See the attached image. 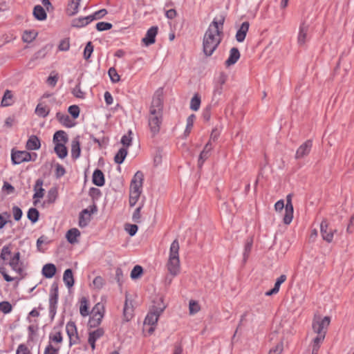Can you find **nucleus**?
I'll return each mask as SVG.
<instances>
[{
    "instance_id": "nucleus-1",
    "label": "nucleus",
    "mask_w": 354,
    "mask_h": 354,
    "mask_svg": "<svg viewBox=\"0 0 354 354\" xmlns=\"http://www.w3.org/2000/svg\"><path fill=\"white\" fill-rule=\"evenodd\" d=\"M225 17L214 19L206 30L203 41V51L206 57L211 56L221 41Z\"/></svg>"
},
{
    "instance_id": "nucleus-2",
    "label": "nucleus",
    "mask_w": 354,
    "mask_h": 354,
    "mask_svg": "<svg viewBox=\"0 0 354 354\" xmlns=\"http://www.w3.org/2000/svg\"><path fill=\"white\" fill-rule=\"evenodd\" d=\"M163 91L160 88L153 95L148 116V126L152 136L157 135L162 122Z\"/></svg>"
},
{
    "instance_id": "nucleus-3",
    "label": "nucleus",
    "mask_w": 354,
    "mask_h": 354,
    "mask_svg": "<svg viewBox=\"0 0 354 354\" xmlns=\"http://www.w3.org/2000/svg\"><path fill=\"white\" fill-rule=\"evenodd\" d=\"M179 245H171L167 263L168 272L175 277L180 272Z\"/></svg>"
},
{
    "instance_id": "nucleus-4",
    "label": "nucleus",
    "mask_w": 354,
    "mask_h": 354,
    "mask_svg": "<svg viewBox=\"0 0 354 354\" xmlns=\"http://www.w3.org/2000/svg\"><path fill=\"white\" fill-rule=\"evenodd\" d=\"M0 257L3 261H6L10 258L8 264L11 267V268L19 274H20L22 272V269L21 268V266L19 265V252H15L14 254L11 257L10 249L8 245H5L2 248Z\"/></svg>"
},
{
    "instance_id": "nucleus-5",
    "label": "nucleus",
    "mask_w": 354,
    "mask_h": 354,
    "mask_svg": "<svg viewBox=\"0 0 354 354\" xmlns=\"http://www.w3.org/2000/svg\"><path fill=\"white\" fill-rule=\"evenodd\" d=\"M158 305L153 306L151 310L147 315L145 319V324L153 326L156 324L161 313L164 311L166 306L163 304L162 298L158 300Z\"/></svg>"
},
{
    "instance_id": "nucleus-6",
    "label": "nucleus",
    "mask_w": 354,
    "mask_h": 354,
    "mask_svg": "<svg viewBox=\"0 0 354 354\" xmlns=\"http://www.w3.org/2000/svg\"><path fill=\"white\" fill-rule=\"evenodd\" d=\"M104 308L103 304L97 303L95 305L91 311V316L88 321V326L91 328L98 326L104 317Z\"/></svg>"
},
{
    "instance_id": "nucleus-7",
    "label": "nucleus",
    "mask_w": 354,
    "mask_h": 354,
    "mask_svg": "<svg viewBox=\"0 0 354 354\" xmlns=\"http://www.w3.org/2000/svg\"><path fill=\"white\" fill-rule=\"evenodd\" d=\"M330 322V317L326 316L324 318L315 317L313 321L312 328L317 335H326L327 328Z\"/></svg>"
},
{
    "instance_id": "nucleus-8",
    "label": "nucleus",
    "mask_w": 354,
    "mask_h": 354,
    "mask_svg": "<svg viewBox=\"0 0 354 354\" xmlns=\"http://www.w3.org/2000/svg\"><path fill=\"white\" fill-rule=\"evenodd\" d=\"M58 302V286L54 283L52 284L49 295V316L53 319L57 308Z\"/></svg>"
},
{
    "instance_id": "nucleus-9",
    "label": "nucleus",
    "mask_w": 354,
    "mask_h": 354,
    "mask_svg": "<svg viewBox=\"0 0 354 354\" xmlns=\"http://www.w3.org/2000/svg\"><path fill=\"white\" fill-rule=\"evenodd\" d=\"M35 158L37 157L36 153H33ZM12 162L15 165L21 164L24 162H28L32 160V155L26 151H17L12 152L11 155ZM35 158H33L32 160H35Z\"/></svg>"
},
{
    "instance_id": "nucleus-10",
    "label": "nucleus",
    "mask_w": 354,
    "mask_h": 354,
    "mask_svg": "<svg viewBox=\"0 0 354 354\" xmlns=\"http://www.w3.org/2000/svg\"><path fill=\"white\" fill-rule=\"evenodd\" d=\"M320 232L323 240L330 243L333 241L334 233H335L337 230L330 228L329 222L326 218H324L320 224Z\"/></svg>"
},
{
    "instance_id": "nucleus-11",
    "label": "nucleus",
    "mask_w": 354,
    "mask_h": 354,
    "mask_svg": "<svg viewBox=\"0 0 354 354\" xmlns=\"http://www.w3.org/2000/svg\"><path fill=\"white\" fill-rule=\"evenodd\" d=\"M97 212V207L95 205L89 206L88 208L83 209L80 214L79 225L80 227H84L91 221V216Z\"/></svg>"
},
{
    "instance_id": "nucleus-12",
    "label": "nucleus",
    "mask_w": 354,
    "mask_h": 354,
    "mask_svg": "<svg viewBox=\"0 0 354 354\" xmlns=\"http://www.w3.org/2000/svg\"><path fill=\"white\" fill-rule=\"evenodd\" d=\"M293 194H289L286 196V204L284 205L285 215L283 221L286 225L290 224L293 218V205L292 203V198Z\"/></svg>"
},
{
    "instance_id": "nucleus-13",
    "label": "nucleus",
    "mask_w": 354,
    "mask_h": 354,
    "mask_svg": "<svg viewBox=\"0 0 354 354\" xmlns=\"http://www.w3.org/2000/svg\"><path fill=\"white\" fill-rule=\"evenodd\" d=\"M66 330L69 338V345L77 344L80 339L75 324L73 322H68L66 326Z\"/></svg>"
},
{
    "instance_id": "nucleus-14",
    "label": "nucleus",
    "mask_w": 354,
    "mask_h": 354,
    "mask_svg": "<svg viewBox=\"0 0 354 354\" xmlns=\"http://www.w3.org/2000/svg\"><path fill=\"white\" fill-rule=\"evenodd\" d=\"M143 178L144 175L142 172L138 171L136 173L130 185L131 192L141 193Z\"/></svg>"
},
{
    "instance_id": "nucleus-15",
    "label": "nucleus",
    "mask_w": 354,
    "mask_h": 354,
    "mask_svg": "<svg viewBox=\"0 0 354 354\" xmlns=\"http://www.w3.org/2000/svg\"><path fill=\"white\" fill-rule=\"evenodd\" d=\"M104 335V330L102 328H97V329L91 331L88 334V342L90 344L92 350L95 348V342Z\"/></svg>"
},
{
    "instance_id": "nucleus-16",
    "label": "nucleus",
    "mask_w": 354,
    "mask_h": 354,
    "mask_svg": "<svg viewBox=\"0 0 354 354\" xmlns=\"http://www.w3.org/2000/svg\"><path fill=\"white\" fill-rule=\"evenodd\" d=\"M312 145V141L310 140H306L297 149L295 154V158L301 159L307 156L310 153Z\"/></svg>"
},
{
    "instance_id": "nucleus-17",
    "label": "nucleus",
    "mask_w": 354,
    "mask_h": 354,
    "mask_svg": "<svg viewBox=\"0 0 354 354\" xmlns=\"http://www.w3.org/2000/svg\"><path fill=\"white\" fill-rule=\"evenodd\" d=\"M134 315V308L132 301L126 297L123 308V319L124 322H129Z\"/></svg>"
},
{
    "instance_id": "nucleus-18",
    "label": "nucleus",
    "mask_w": 354,
    "mask_h": 354,
    "mask_svg": "<svg viewBox=\"0 0 354 354\" xmlns=\"http://www.w3.org/2000/svg\"><path fill=\"white\" fill-rule=\"evenodd\" d=\"M157 33H158V27L152 26L147 30L145 37L142 39V42L146 46H149V45L154 44L156 41V36Z\"/></svg>"
},
{
    "instance_id": "nucleus-19",
    "label": "nucleus",
    "mask_w": 354,
    "mask_h": 354,
    "mask_svg": "<svg viewBox=\"0 0 354 354\" xmlns=\"http://www.w3.org/2000/svg\"><path fill=\"white\" fill-rule=\"evenodd\" d=\"M249 27L250 24L248 21H244L242 23L235 36L238 42H243L245 40Z\"/></svg>"
},
{
    "instance_id": "nucleus-20",
    "label": "nucleus",
    "mask_w": 354,
    "mask_h": 354,
    "mask_svg": "<svg viewBox=\"0 0 354 354\" xmlns=\"http://www.w3.org/2000/svg\"><path fill=\"white\" fill-rule=\"evenodd\" d=\"M240 52L237 48L234 47L231 48L230 51V56L225 62V65L226 66V67H229L236 63V62L240 58Z\"/></svg>"
},
{
    "instance_id": "nucleus-21",
    "label": "nucleus",
    "mask_w": 354,
    "mask_h": 354,
    "mask_svg": "<svg viewBox=\"0 0 354 354\" xmlns=\"http://www.w3.org/2000/svg\"><path fill=\"white\" fill-rule=\"evenodd\" d=\"M56 271V266L53 263H48L43 266L41 273L44 277L51 279L55 276Z\"/></svg>"
},
{
    "instance_id": "nucleus-22",
    "label": "nucleus",
    "mask_w": 354,
    "mask_h": 354,
    "mask_svg": "<svg viewBox=\"0 0 354 354\" xmlns=\"http://www.w3.org/2000/svg\"><path fill=\"white\" fill-rule=\"evenodd\" d=\"M44 184V180L41 178H39L36 180L35 185L34 186V192L35 194L33 195V198H41L44 196L45 190L42 187Z\"/></svg>"
},
{
    "instance_id": "nucleus-23",
    "label": "nucleus",
    "mask_w": 354,
    "mask_h": 354,
    "mask_svg": "<svg viewBox=\"0 0 354 354\" xmlns=\"http://www.w3.org/2000/svg\"><path fill=\"white\" fill-rule=\"evenodd\" d=\"M63 281L65 285L68 288H71L74 286L75 279L73 276V270L70 268L66 269L63 274Z\"/></svg>"
},
{
    "instance_id": "nucleus-24",
    "label": "nucleus",
    "mask_w": 354,
    "mask_h": 354,
    "mask_svg": "<svg viewBox=\"0 0 354 354\" xmlns=\"http://www.w3.org/2000/svg\"><path fill=\"white\" fill-rule=\"evenodd\" d=\"M40 140L36 136H31L26 142V147L28 150H37L40 148Z\"/></svg>"
},
{
    "instance_id": "nucleus-25",
    "label": "nucleus",
    "mask_w": 354,
    "mask_h": 354,
    "mask_svg": "<svg viewBox=\"0 0 354 354\" xmlns=\"http://www.w3.org/2000/svg\"><path fill=\"white\" fill-rule=\"evenodd\" d=\"M49 342L62 343L63 341L62 333L59 328L55 327L53 331L49 335Z\"/></svg>"
},
{
    "instance_id": "nucleus-26",
    "label": "nucleus",
    "mask_w": 354,
    "mask_h": 354,
    "mask_svg": "<svg viewBox=\"0 0 354 354\" xmlns=\"http://www.w3.org/2000/svg\"><path fill=\"white\" fill-rule=\"evenodd\" d=\"M81 152L80 143L77 138L73 140L71 142V156L74 159L80 157Z\"/></svg>"
},
{
    "instance_id": "nucleus-27",
    "label": "nucleus",
    "mask_w": 354,
    "mask_h": 354,
    "mask_svg": "<svg viewBox=\"0 0 354 354\" xmlns=\"http://www.w3.org/2000/svg\"><path fill=\"white\" fill-rule=\"evenodd\" d=\"M33 15L39 21H44L46 19L47 15L44 8L40 5H37L33 9Z\"/></svg>"
},
{
    "instance_id": "nucleus-28",
    "label": "nucleus",
    "mask_w": 354,
    "mask_h": 354,
    "mask_svg": "<svg viewBox=\"0 0 354 354\" xmlns=\"http://www.w3.org/2000/svg\"><path fill=\"white\" fill-rule=\"evenodd\" d=\"M93 183L94 185L101 187L104 184V176L102 171L100 169H96L93 174Z\"/></svg>"
},
{
    "instance_id": "nucleus-29",
    "label": "nucleus",
    "mask_w": 354,
    "mask_h": 354,
    "mask_svg": "<svg viewBox=\"0 0 354 354\" xmlns=\"http://www.w3.org/2000/svg\"><path fill=\"white\" fill-rule=\"evenodd\" d=\"M91 22L90 16L79 17L72 21V26L76 28H82Z\"/></svg>"
},
{
    "instance_id": "nucleus-30",
    "label": "nucleus",
    "mask_w": 354,
    "mask_h": 354,
    "mask_svg": "<svg viewBox=\"0 0 354 354\" xmlns=\"http://www.w3.org/2000/svg\"><path fill=\"white\" fill-rule=\"evenodd\" d=\"M80 236V232L77 228H72L66 233V239L70 243H75L77 241V238Z\"/></svg>"
},
{
    "instance_id": "nucleus-31",
    "label": "nucleus",
    "mask_w": 354,
    "mask_h": 354,
    "mask_svg": "<svg viewBox=\"0 0 354 354\" xmlns=\"http://www.w3.org/2000/svg\"><path fill=\"white\" fill-rule=\"evenodd\" d=\"M81 0H72L68 5L66 10L67 14L69 16H73L78 12L80 2Z\"/></svg>"
},
{
    "instance_id": "nucleus-32",
    "label": "nucleus",
    "mask_w": 354,
    "mask_h": 354,
    "mask_svg": "<svg viewBox=\"0 0 354 354\" xmlns=\"http://www.w3.org/2000/svg\"><path fill=\"white\" fill-rule=\"evenodd\" d=\"M308 30V26H305L304 24L300 26L297 38V41L299 45H303L305 44L306 41Z\"/></svg>"
},
{
    "instance_id": "nucleus-33",
    "label": "nucleus",
    "mask_w": 354,
    "mask_h": 354,
    "mask_svg": "<svg viewBox=\"0 0 354 354\" xmlns=\"http://www.w3.org/2000/svg\"><path fill=\"white\" fill-rule=\"evenodd\" d=\"M68 138L66 133L64 131H57L53 136V142L55 143H66Z\"/></svg>"
},
{
    "instance_id": "nucleus-34",
    "label": "nucleus",
    "mask_w": 354,
    "mask_h": 354,
    "mask_svg": "<svg viewBox=\"0 0 354 354\" xmlns=\"http://www.w3.org/2000/svg\"><path fill=\"white\" fill-rule=\"evenodd\" d=\"M55 151L60 158H64L67 156L68 151L64 143H55Z\"/></svg>"
},
{
    "instance_id": "nucleus-35",
    "label": "nucleus",
    "mask_w": 354,
    "mask_h": 354,
    "mask_svg": "<svg viewBox=\"0 0 354 354\" xmlns=\"http://www.w3.org/2000/svg\"><path fill=\"white\" fill-rule=\"evenodd\" d=\"M56 118L61 123H62L67 127H71L73 126V123L72 122L70 117L68 115L57 113L56 115Z\"/></svg>"
},
{
    "instance_id": "nucleus-36",
    "label": "nucleus",
    "mask_w": 354,
    "mask_h": 354,
    "mask_svg": "<svg viewBox=\"0 0 354 354\" xmlns=\"http://www.w3.org/2000/svg\"><path fill=\"white\" fill-rule=\"evenodd\" d=\"M127 155V149L125 147H122L120 149L118 153L115 154L114 157V161L117 164H121L124 160Z\"/></svg>"
},
{
    "instance_id": "nucleus-37",
    "label": "nucleus",
    "mask_w": 354,
    "mask_h": 354,
    "mask_svg": "<svg viewBox=\"0 0 354 354\" xmlns=\"http://www.w3.org/2000/svg\"><path fill=\"white\" fill-rule=\"evenodd\" d=\"M201 105V97L198 93H196L192 98L190 102V108L193 111H198Z\"/></svg>"
},
{
    "instance_id": "nucleus-38",
    "label": "nucleus",
    "mask_w": 354,
    "mask_h": 354,
    "mask_svg": "<svg viewBox=\"0 0 354 354\" xmlns=\"http://www.w3.org/2000/svg\"><path fill=\"white\" fill-rule=\"evenodd\" d=\"M80 313L83 317H86L89 314L88 301L84 297L81 300Z\"/></svg>"
},
{
    "instance_id": "nucleus-39",
    "label": "nucleus",
    "mask_w": 354,
    "mask_h": 354,
    "mask_svg": "<svg viewBox=\"0 0 354 354\" xmlns=\"http://www.w3.org/2000/svg\"><path fill=\"white\" fill-rule=\"evenodd\" d=\"M12 98V92L10 90H6L4 93L1 100V105L7 106L11 104V100Z\"/></svg>"
},
{
    "instance_id": "nucleus-40",
    "label": "nucleus",
    "mask_w": 354,
    "mask_h": 354,
    "mask_svg": "<svg viewBox=\"0 0 354 354\" xmlns=\"http://www.w3.org/2000/svg\"><path fill=\"white\" fill-rule=\"evenodd\" d=\"M39 216V211L35 208H30L28 212V218L32 223H35L38 221Z\"/></svg>"
},
{
    "instance_id": "nucleus-41",
    "label": "nucleus",
    "mask_w": 354,
    "mask_h": 354,
    "mask_svg": "<svg viewBox=\"0 0 354 354\" xmlns=\"http://www.w3.org/2000/svg\"><path fill=\"white\" fill-rule=\"evenodd\" d=\"M131 135H132V131L129 130L128 131L127 135H124L122 137L121 143L123 145L124 147H125L126 149L127 147H129V146H131V142H132Z\"/></svg>"
},
{
    "instance_id": "nucleus-42",
    "label": "nucleus",
    "mask_w": 354,
    "mask_h": 354,
    "mask_svg": "<svg viewBox=\"0 0 354 354\" xmlns=\"http://www.w3.org/2000/svg\"><path fill=\"white\" fill-rule=\"evenodd\" d=\"M35 112L38 115L45 118L49 113L50 109L47 106H42L39 104L36 107Z\"/></svg>"
},
{
    "instance_id": "nucleus-43",
    "label": "nucleus",
    "mask_w": 354,
    "mask_h": 354,
    "mask_svg": "<svg viewBox=\"0 0 354 354\" xmlns=\"http://www.w3.org/2000/svg\"><path fill=\"white\" fill-rule=\"evenodd\" d=\"M142 272L143 269L142 266L136 265L133 267V270L131 272V278L133 279H138L141 277Z\"/></svg>"
},
{
    "instance_id": "nucleus-44",
    "label": "nucleus",
    "mask_w": 354,
    "mask_h": 354,
    "mask_svg": "<svg viewBox=\"0 0 354 354\" xmlns=\"http://www.w3.org/2000/svg\"><path fill=\"white\" fill-rule=\"evenodd\" d=\"M201 310V306L198 301L190 300L189 304V310L191 315L197 313Z\"/></svg>"
},
{
    "instance_id": "nucleus-45",
    "label": "nucleus",
    "mask_w": 354,
    "mask_h": 354,
    "mask_svg": "<svg viewBox=\"0 0 354 354\" xmlns=\"http://www.w3.org/2000/svg\"><path fill=\"white\" fill-rule=\"evenodd\" d=\"M108 74L113 83H116L120 81V76L118 75L116 69L114 67H111L109 69Z\"/></svg>"
},
{
    "instance_id": "nucleus-46",
    "label": "nucleus",
    "mask_w": 354,
    "mask_h": 354,
    "mask_svg": "<svg viewBox=\"0 0 354 354\" xmlns=\"http://www.w3.org/2000/svg\"><path fill=\"white\" fill-rule=\"evenodd\" d=\"M194 119H195V115H194V114L190 115L187 118V126H186V129H185V136H187L190 133L191 130H192V129L193 127Z\"/></svg>"
},
{
    "instance_id": "nucleus-47",
    "label": "nucleus",
    "mask_w": 354,
    "mask_h": 354,
    "mask_svg": "<svg viewBox=\"0 0 354 354\" xmlns=\"http://www.w3.org/2000/svg\"><path fill=\"white\" fill-rule=\"evenodd\" d=\"M57 197V190L56 188L53 187L48 192L47 201L48 203H53L55 201Z\"/></svg>"
},
{
    "instance_id": "nucleus-48",
    "label": "nucleus",
    "mask_w": 354,
    "mask_h": 354,
    "mask_svg": "<svg viewBox=\"0 0 354 354\" xmlns=\"http://www.w3.org/2000/svg\"><path fill=\"white\" fill-rule=\"evenodd\" d=\"M37 33L34 31H26L23 35V40L24 42L30 43L35 39Z\"/></svg>"
},
{
    "instance_id": "nucleus-49",
    "label": "nucleus",
    "mask_w": 354,
    "mask_h": 354,
    "mask_svg": "<svg viewBox=\"0 0 354 354\" xmlns=\"http://www.w3.org/2000/svg\"><path fill=\"white\" fill-rule=\"evenodd\" d=\"M12 310V307L10 302L6 301L0 302V311L4 314L10 313Z\"/></svg>"
},
{
    "instance_id": "nucleus-50",
    "label": "nucleus",
    "mask_w": 354,
    "mask_h": 354,
    "mask_svg": "<svg viewBox=\"0 0 354 354\" xmlns=\"http://www.w3.org/2000/svg\"><path fill=\"white\" fill-rule=\"evenodd\" d=\"M93 51V46L92 44V42L91 41H88L86 46H85V48H84V57L85 59L88 60L92 53Z\"/></svg>"
},
{
    "instance_id": "nucleus-51",
    "label": "nucleus",
    "mask_w": 354,
    "mask_h": 354,
    "mask_svg": "<svg viewBox=\"0 0 354 354\" xmlns=\"http://www.w3.org/2000/svg\"><path fill=\"white\" fill-rule=\"evenodd\" d=\"M106 14H107V11L106 9H101L89 16H90L91 20L92 21L95 19H100L102 18Z\"/></svg>"
},
{
    "instance_id": "nucleus-52",
    "label": "nucleus",
    "mask_w": 354,
    "mask_h": 354,
    "mask_svg": "<svg viewBox=\"0 0 354 354\" xmlns=\"http://www.w3.org/2000/svg\"><path fill=\"white\" fill-rule=\"evenodd\" d=\"M112 26L111 23L104 21L99 22L96 24V28L98 31L110 30Z\"/></svg>"
},
{
    "instance_id": "nucleus-53",
    "label": "nucleus",
    "mask_w": 354,
    "mask_h": 354,
    "mask_svg": "<svg viewBox=\"0 0 354 354\" xmlns=\"http://www.w3.org/2000/svg\"><path fill=\"white\" fill-rule=\"evenodd\" d=\"M93 284L95 288L100 290L104 286V280L102 277L97 276L93 279Z\"/></svg>"
},
{
    "instance_id": "nucleus-54",
    "label": "nucleus",
    "mask_w": 354,
    "mask_h": 354,
    "mask_svg": "<svg viewBox=\"0 0 354 354\" xmlns=\"http://www.w3.org/2000/svg\"><path fill=\"white\" fill-rule=\"evenodd\" d=\"M70 48L69 39L65 38L60 41L58 46V49L61 51H66Z\"/></svg>"
},
{
    "instance_id": "nucleus-55",
    "label": "nucleus",
    "mask_w": 354,
    "mask_h": 354,
    "mask_svg": "<svg viewBox=\"0 0 354 354\" xmlns=\"http://www.w3.org/2000/svg\"><path fill=\"white\" fill-rule=\"evenodd\" d=\"M140 194L141 193H136L135 192H130V193H129V205H130V206L133 207L136 204L138 200L140 198Z\"/></svg>"
},
{
    "instance_id": "nucleus-56",
    "label": "nucleus",
    "mask_w": 354,
    "mask_h": 354,
    "mask_svg": "<svg viewBox=\"0 0 354 354\" xmlns=\"http://www.w3.org/2000/svg\"><path fill=\"white\" fill-rule=\"evenodd\" d=\"M283 350V344L282 342H279L274 348L270 350L268 354H281Z\"/></svg>"
},
{
    "instance_id": "nucleus-57",
    "label": "nucleus",
    "mask_w": 354,
    "mask_h": 354,
    "mask_svg": "<svg viewBox=\"0 0 354 354\" xmlns=\"http://www.w3.org/2000/svg\"><path fill=\"white\" fill-rule=\"evenodd\" d=\"M72 93L77 98H84V93L82 91L80 84H77L73 90Z\"/></svg>"
},
{
    "instance_id": "nucleus-58",
    "label": "nucleus",
    "mask_w": 354,
    "mask_h": 354,
    "mask_svg": "<svg viewBox=\"0 0 354 354\" xmlns=\"http://www.w3.org/2000/svg\"><path fill=\"white\" fill-rule=\"evenodd\" d=\"M10 214L8 212H3L0 214V229L3 228L8 222Z\"/></svg>"
},
{
    "instance_id": "nucleus-59",
    "label": "nucleus",
    "mask_w": 354,
    "mask_h": 354,
    "mask_svg": "<svg viewBox=\"0 0 354 354\" xmlns=\"http://www.w3.org/2000/svg\"><path fill=\"white\" fill-rule=\"evenodd\" d=\"M68 113L74 118H77L80 115V108L77 105L70 106Z\"/></svg>"
},
{
    "instance_id": "nucleus-60",
    "label": "nucleus",
    "mask_w": 354,
    "mask_h": 354,
    "mask_svg": "<svg viewBox=\"0 0 354 354\" xmlns=\"http://www.w3.org/2000/svg\"><path fill=\"white\" fill-rule=\"evenodd\" d=\"M209 153L206 151H202L200 153L198 158V167H201L203 165L204 162L209 158Z\"/></svg>"
},
{
    "instance_id": "nucleus-61",
    "label": "nucleus",
    "mask_w": 354,
    "mask_h": 354,
    "mask_svg": "<svg viewBox=\"0 0 354 354\" xmlns=\"http://www.w3.org/2000/svg\"><path fill=\"white\" fill-rule=\"evenodd\" d=\"M286 275L281 274L279 277L277 279L274 286V288H275L277 291H279L281 285L286 280Z\"/></svg>"
},
{
    "instance_id": "nucleus-62",
    "label": "nucleus",
    "mask_w": 354,
    "mask_h": 354,
    "mask_svg": "<svg viewBox=\"0 0 354 354\" xmlns=\"http://www.w3.org/2000/svg\"><path fill=\"white\" fill-rule=\"evenodd\" d=\"M12 214L15 221H19L22 216V211L17 206H14L12 207Z\"/></svg>"
},
{
    "instance_id": "nucleus-63",
    "label": "nucleus",
    "mask_w": 354,
    "mask_h": 354,
    "mask_svg": "<svg viewBox=\"0 0 354 354\" xmlns=\"http://www.w3.org/2000/svg\"><path fill=\"white\" fill-rule=\"evenodd\" d=\"M58 352L59 348H54L52 344L49 342L44 350V354H57Z\"/></svg>"
},
{
    "instance_id": "nucleus-64",
    "label": "nucleus",
    "mask_w": 354,
    "mask_h": 354,
    "mask_svg": "<svg viewBox=\"0 0 354 354\" xmlns=\"http://www.w3.org/2000/svg\"><path fill=\"white\" fill-rule=\"evenodd\" d=\"M16 354H31L27 346L24 344L19 345Z\"/></svg>"
}]
</instances>
